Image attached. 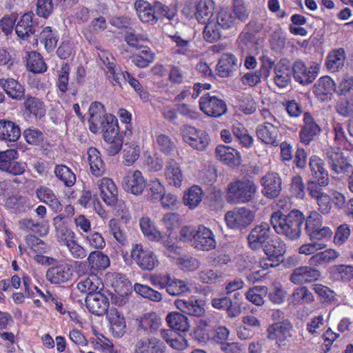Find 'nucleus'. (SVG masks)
Returning a JSON list of instances; mask_svg holds the SVG:
<instances>
[{
	"label": "nucleus",
	"instance_id": "40",
	"mask_svg": "<svg viewBox=\"0 0 353 353\" xmlns=\"http://www.w3.org/2000/svg\"><path fill=\"white\" fill-rule=\"evenodd\" d=\"M214 3L213 0H200L196 6L195 17L201 23L208 22L213 14Z\"/></svg>",
	"mask_w": 353,
	"mask_h": 353
},
{
	"label": "nucleus",
	"instance_id": "10",
	"mask_svg": "<svg viewBox=\"0 0 353 353\" xmlns=\"http://www.w3.org/2000/svg\"><path fill=\"white\" fill-rule=\"evenodd\" d=\"M327 164L335 174H345L351 167L343 152L339 148H330L326 152Z\"/></svg>",
	"mask_w": 353,
	"mask_h": 353
},
{
	"label": "nucleus",
	"instance_id": "33",
	"mask_svg": "<svg viewBox=\"0 0 353 353\" xmlns=\"http://www.w3.org/2000/svg\"><path fill=\"white\" fill-rule=\"evenodd\" d=\"M64 218L61 214L57 215L53 219V224L57 232V240L60 244L67 245V243L75 239L76 235L73 231L68 229L61 223Z\"/></svg>",
	"mask_w": 353,
	"mask_h": 353
},
{
	"label": "nucleus",
	"instance_id": "56",
	"mask_svg": "<svg viewBox=\"0 0 353 353\" xmlns=\"http://www.w3.org/2000/svg\"><path fill=\"white\" fill-rule=\"evenodd\" d=\"M107 63L103 61L105 65L107 68L108 72L110 74V75L108 76L109 79H112V83L114 85H118L120 88L123 89V83L122 81H123V75L124 72H122L120 69H118L116 68V64L114 61H110L108 58Z\"/></svg>",
	"mask_w": 353,
	"mask_h": 353
},
{
	"label": "nucleus",
	"instance_id": "27",
	"mask_svg": "<svg viewBox=\"0 0 353 353\" xmlns=\"http://www.w3.org/2000/svg\"><path fill=\"white\" fill-rule=\"evenodd\" d=\"M137 321L138 331L146 332L148 334H154L161 325V319L155 312L146 313L137 319Z\"/></svg>",
	"mask_w": 353,
	"mask_h": 353
},
{
	"label": "nucleus",
	"instance_id": "4",
	"mask_svg": "<svg viewBox=\"0 0 353 353\" xmlns=\"http://www.w3.org/2000/svg\"><path fill=\"white\" fill-rule=\"evenodd\" d=\"M256 192V186L252 181L237 180L228 184L226 200L231 204L245 203L252 199Z\"/></svg>",
	"mask_w": 353,
	"mask_h": 353
},
{
	"label": "nucleus",
	"instance_id": "37",
	"mask_svg": "<svg viewBox=\"0 0 353 353\" xmlns=\"http://www.w3.org/2000/svg\"><path fill=\"white\" fill-rule=\"evenodd\" d=\"M88 159L92 173L95 176H101L105 172V165L101 159L99 151L93 147L87 152Z\"/></svg>",
	"mask_w": 353,
	"mask_h": 353
},
{
	"label": "nucleus",
	"instance_id": "42",
	"mask_svg": "<svg viewBox=\"0 0 353 353\" xmlns=\"http://www.w3.org/2000/svg\"><path fill=\"white\" fill-rule=\"evenodd\" d=\"M139 225L144 236L150 241L157 242L162 239L161 233L157 230L149 218L142 217L139 221Z\"/></svg>",
	"mask_w": 353,
	"mask_h": 353
},
{
	"label": "nucleus",
	"instance_id": "53",
	"mask_svg": "<svg viewBox=\"0 0 353 353\" xmlns=\"http://www.w3.org/2000/svg\"><path fill=\"white\" fill-rule=\"evenodd\" d=\"M236 22V18L232 12L225 8L219 10L216 17V23L221 29L228 30L233 27Z\"/></svg>",
	"mask_w": 353,
	"mask_h": 353
},
{
	"label": "nucleus",
	"instance_id": "63",
	"mask_svg": "<svg viewBox=\"0 0 353 353\" xmlns=\"http://www.w3.org/2000/svg\"><path fill=\"white\" fill-rule=\"evenodd\" d=\"M210 321L207 319H200L196 324L194 330L195 338L201 342H204L209 339L208 327H210Z\"/></svg>",
	"mask_w": 353,
	"mask_h": 353
},
{
	"label": "nucleus",
	"instance_id": "23",
	"mask_svg": "<svg viewBox=\"0 0 353 353\" xmlns=\"http://www.w3.org/2000/svg\"><path fill=\"white\" fill-rule=\"evenodd\" d=\"M175 306L183 313L196 317H202L205 313L204 307L199 300L194 297L188 299H176Z\"/></svg>",
	"mask_w": 353,
	"mask_h": 353
},
{
	"label": "nucleus",
	"instance_id": "47",
	"mask_svg": "<svg viewBox=\"0 0 353 353\" xmlns=\"http://www.w3.org/2000/svg\"><path fill=\"white\" fill-rule=\"evenodd\" d=\"M248 242L252 250H257L264 247L265 229L262 225L252 230L248 236Z\"/></svg>",
	"mask_w": 353,
	"mask_h": 353
},
{
	"label": "nucleus",
	"instance_id": "50",
	"mask_svg": "<svg viewBox=\"0 0 353 353\" xmlns=\"http://www.w3.org/2000/svg\"><path fill=\"white\" fill-rule=\"evenodd\" d=\"M147 199L152 203L159 201L165 192V188L158 179L151 180L146 186Z\"/></svg>",
	"mask_w": 353,
	"mask_h": 353
},
{
	"label": "nucleus",
	"instance_id": "15",
	"mask_svg": "<svg viewBox=\"0 0 353 353\" xmlns=\"http://www.w3.org/2000/svg\"><path fill=\"white\" fill-rule=\"evenodd\" d=\"M85 301L88 310L96 316H103L109 312V299L101 292L87 295Z\"/></svg>",
	"mask_w": 353,
	"mask_h": 353
},
{
	"label": "nucleus",
	"instance_id": "38",
	"mask_svg": "<svg viewBox=\"0 0 353 353\" xmlns=\"http://www.w3.org/2000/svg\"><path fill=\"white\" fill-rule=\"evenodd\" d=\"M88 266L93 270H103L110 265L108 255L99 250L91 252L87 258Z\"/></svg>",
	"mask_w": 353,
	"mask_h": 353
},
{
	"label": "nucleus",
	"instance_id": "34",
	"mask_svg": "<svg viewBox=\"0 0 353 353\" xmlns=\"http://www.w3.org/2000/svg\"><path fill=\"white\" fill-rule=\"evenodd\" d=\"M102 287L103 283L96 274H91L77 284L78 290L82 293H86L88 295L101 293Z\"/></svg>",
	"mask_w": 353,
	"mask_h": 353
},
{
	"label": "nucleus",
	"instance_id": "22",
	"mask_svg": "<svg viewBox=\"0 0 353 353\" xmlns=\"http://www.w3.org/2000/svg\"><path fill=\"white\" fill-rule=\"evenodd\" d=\"M217 159L230 167H236L241 164L240 153L235 149L224 145H219L215 149Z\"/></svg>",
	"mask_w": 353,
	"mask_h": 353
},
{
	"label": "nucleus",
	"instance_id": "61",
	"mask_svg": "<svg viewBox=\"0 0 353 353\" xmlns=\"http://www.w3.org/2000/svg\"><path fill=\"white\" fill-rule=\"evenodd\" d=\"M123 82H128L134 90L139 94V97L144 100L148 99V94L145 92L139 81L135 79L130 72L125 71L123 75Z\"/></svg>",
	"mask_w": 353,
	"mask_h": 353
},
{
	"label": "nucleus",
	"instance_id": "59",
	"mask_svg": "<svg viewBox=\"0 0 353 353\" xmlns=\"http://www.w3.org/2000/svg\"><path fill=\"white\" fill-rule=\"evenodd\" d=\"M268 297L271 302L281 304L285 298V291L279 282H274L269 288Z\"/></svg>",
	"mask_w": 353,
	"mask_h": 353
},
{
	"label": "nucleus",
	"instance_id": "39",
	"mask_svg": "<svg viewBox=\"0 0 353 353\" xmlns=\"http://www.w3.org/2000/svg\"><path fill=\"white\" fill-rule=\"evenodd\" d=\"M165 174L166 179L170 185L179 187L183 181V174L179 164L173 159H170L165 167Z\"/></svg>",
	"mask_w": 353,
	"mask_h": 353
},
{
	"label": "nucleus",
	"instance_id": "55",
	"mask_svg": "<svg viewBox=\"0 0 353 353\" xmlns=\"http://www.w3.org/2000/svg\"><path fill=\"white\" fill-rule=\"evenodd\" d=\"M203 34L205 41L214 43L221 38V28L216 22H210L205 26Z\"/></svg>",
	"mask_w": 353,
	"mask_h": 353
},
{
	"label": "nucleus",
	"instance_id": "32",
	"mask_svg": "<svg viewBox=\"0 0 353 353\" xmlns=\"http://www.w3.org/2000/svg\"><path fill=\"white\" fill-rule=\"evenodd\" d=\"M20 136L21 129L18 125L10 121H0V139L14 142Z\"/></svg>",
	"mask_w": 353,
	"mask_h": 353
},
{
	"label": "nucleus",
	"instance_id": "5",
	"mask_svg": "<svg viewBox=\"0 0 353 353\" xmlns=\"http://www.w3.org/2000/svg\"><path fill=\"white\" fill-rule=\"evenodd\" d=\"M181 134L185 143L199 151H204L210 142L209 134L206 131L194 126L183 125L181 128Z\"/></svg>",
	"mask_w": 353,
	"mask_h": 353
},
{
	"label": "nucleus",
	"instance_id": "2",
	"mask_svg": "<svg viewBox=\"0 0 353 353\" xmlns=\"http://www.w3.org/2000/svg\"><path fill=\"white\" fill-rule=\"evenodd\" d=\"M304 221L303 214L296 209L291 210L288 214L278 210L273 212L270 217V224L276 233L283 234L290 240L300 238Z\"/></svg>",
	"mask_w": 353,
	"mask_h": 353
},
{
	"label": "nucleus",
	"instance_id": "19",
	"mask_svg": "<svg viewBox=\"0 0 353 353\" xmlns=\"http://www.w3.org/2000/svg\"><path fill=\"white\" fill-rule=\"evenodd\" d=\"M324 161L317 155H312L309 159V168L312 177L317 180L321 186L329 183L328 172L324 168Z\"/></svg>",
	"mask_w": 353,
	"mask_h": 353
},
{
	"label": "nucleus",
	"instance_id": "60",
	"mask_svg": "<svg viewBox=\"0 0 353 353\" xmlns=\"http://www.w3.org/2000/svg\"><path fill=\"white\" fill-rule=\"evenodd\" d=\"M334 274L343 282H347L353 279V265H338L334 266Z\"/></svg>",
	"mask_w": 353,
	"mask_h": 353
},
{
	"label": "nucleus",
	"instance_id": "36",
	"mask_svg": "<svg viewBox=\"0 0 353 353\" xmlns=\"http://www.w3.org/2000/svg\"><path fill=\"white\" fill-rule=\"evenodd\" d=\"M345 52L343 48H339L331 51L326 59V67L331 72H337L344 65Z\"/></svg>",
	"mask_w": 353,
	"mask_h": 353
},
{
	"label": "nucleus",
	"instance_id": "9",
	"mask_svg": "<svg viewBox=\"0 0 353 353\" xmlns=\"http://www.w3.org/2000/svg\"><path fill=\"white\" fill-rule=\"evenodd\" d=\"M19 154L17 150L10 149L0 152V170L8 172L14 175L23 173L24 166L16 161Z\"/></svg>",
	"mask_w": 353,
	"mask_h": 353
},
{
	"label": "nucleus",
	"instance_id": "8",
	"mask_svg": "<svg viewBox=\"0 0 353 353\" xmlns=\"http://www.w3.org/2000/svg\"><path fill=\"white\" fill-rule=\"evenodd\" d=\"M131 257L143 270H152L159 264V261L154 253L150 250L143 249L141 244L133 246Z\"/></svg>",
	"mask_w": 353,
	"mask_h": 353
},
{
	"label": "nucleus",
	"instance_id": "57",
	"mask_svg": "<svg viewBox=\"0 0 353 353\" xmlns=\"http://www.w3.org/2000/svg\"><path fill=\"white\" fill-rule=\"evenodd\" d=\"M305 230L307 234L312 231L318 230L322 226V216L316 211H312L310 214L305 218Z\"/></svg>",
	"mask_w": 353,
	"mask_h": 353
},
{
	"label": "nucleus",
	"instance_id": "58",
	"mask_svg": "<svg viewBox=\"0 0 353 353\" xmlns=\"http://www.w3.org/2000/svg\"><path fill=\"white\" fill-rule=\"evenodd\" d=\"M134 290L143 297L151 301H161L162 300V294L160 292L147 285L136 283L134 285Z\"/></svg>",
	"mask_w": 353,
	"mask_h": 353
},
{
	"label": "nucleus",
	"instance_id": "17",
	"mask_svg": "<svg viewBox=\"0 0 353 353\" xmlns=\"http://www.w3.org/2000/svg\"><path fill=\"white\" fill-rule=\"evenodd\" d=\"M320 276V272L310 266H299L294 269L290 276V281L296 285L309 283L316 281Z\"/></svg>",
	"mask_w": 353,
	"mask_h": 353
},
{
	"label": "nucleus",
	"instance_id": "30",
	"mask_svg": "<svg viewBox=\"0 0 353 353\" xmlns=\"http://www.w3.org/2000/svg\"><path fill=\"white\" fill-rule=\"evenodd\" d=\"M237 68L236 58L231 54H223L216 65V71L220 77H228L231 76Z\"/></svg>",
	"mask_w": 353,
	"mask_h": 353
},
{
	"label": "nucleus",
	"instance_id": "11",
	"mask_svg": "<svg viewBox=\"0 0 353 353\" xmlns=\"http://www.w3.org/2000/svg\"><path fill=\"white\" fill-rule=\"evenodd\" d=\"M154 285H159L161 288H165L166 292L172 296H178L190 289L188 283L182 280L172 279L169 276H161L152 279Z\"/></svg>",
	"mask_w": 353,
	"mask_h": 353
},
{
	"label": "nucleus",
	"instance_id": "16",
	"mask_svg": "<svg viewBox=\"0 0 353 353\" xmlns=\"http://www.w3.org/2000/svg\"><path fill=\"white\" fill-rule=\"evenodd\" d=\"M73 269L71 265L61 264L50 267L46 272V279L52 284L64 283L72 279Z\"/></svg>",
	"mask_w": 353,
	"mask_h": 353
},
{
	"label": "nucleus",
	"instance_id": "48",
	"mask_svg": "<svg viewBox=\"0 0 353 353\" xmlns=\"http://www.w3.org/2000/svg\"><path fill=\"white\" fill-rule=\"evenodd\" d=\"M55 176L67 187H72L76 182V175L68 166L57 165L54 168Z\"/></svg>",
	"mask_w": 353,
	"mask_h": 353
},
{
	"label": "nucleus",
	"instance_id": "12",
	"mask_svg": "<svg viewBox=\"0 0 353 353\" xmlns=\"http://www.w3.org/2000/svg\"><path fill=\"white\" fill-rule=\"evenodd\" d=\"M318 65L307 68L301 61H296L292 64V74L296 81L305 85L312 83L317 76Z\"/></svg>",
	"mask_w": 353,
	"mask_h": 353
},
{
	"label": "nucleus",
	"instance_id": "26",
	"mask_svg": "<svg viewBox=\"0 0 353 353\" xmlns=\"http://www.w3.org/2000/svg\"><path fill=\"white\" fill-rule=\"evenodd\" d=\"M292 329V325L288 321L276 322L269 326L268 336L270 339L281 343L291 336Z\"/></svg>",
	"mask_w": 353,
	"mask_h": 353
},
{
	"label": "nucleus",
	"instance_id": "54",
	"mask_svg": "<svg viewBox=\"0 0 353 353\" xmlns=\"http://www.w3.org/2000/svg\"><path fill=\"white\" fill-rule=\"evenodd\" d=\"M27 67L34 73H42L47 70V66L40 54L32 52L28 55Z\"/></svg>",
	"mask_w": 353,
	"mask_h": 353
},
{
	"label": "nucleus",
	"instance_id": "14",
	"mask_svg": "<svg viewBox=\"0 0 353 353\" xmlns=\"http://www.w3.org/2000/svg\"><path fill=\"white\" fill-rule=\"evenodd\" d=\"M239 49L241 52V57L245 58L244 65L247 69H254L257 64L254 57L258 54V48L254 40L245 36L239 39Z\"/></svg>",
	"mask_w": 353,
	"mask_h": 353
},
{
	"label": "nucleus",
	"instance_id": "1",
	"mask_svg": "<svg viewBox=\"0 0 353 353\" xmlns=\"http://www.w3.org/2000/svg\"><path fill=\"white\" fill-rule=\"evenodd\" d=\"M90 130L97 134L103 132L104 141L108 143L106 150L110 156L119 152L123 140L119 134L117 120L114 116L105 112L104 106L99 102L92 103L90 108Z\"/></svg>",
	"mask_w": 353,
	"mask_h": 353
},
{
	"label": "nucleus",
	"instance_id": "7",
	"mask_svg": "<svg viewBox=\"0 0 353 353\" xmlns=\"http://www.w3.org/2000/svg\"><path fill=\"white\" fill-rule=\"evenodd\" d=\"M200 110L206 115L212 117H219L227 112V105L225 101L215 96L206 94L199 99Z\"/></svg>",
	"mask_w": 353,
	"mask_h": 353
},
{
	"label": "nucleus",
	"instance_id": "46",
	"mask_svg": "<svg viewBox=\"0 0 353 353\" xmlns=\"http://www.w3.org/2000/svg\"><path fill=\"white\" fill-rule=\"evenodd\" d=\"M314 301L312 293L307 287L302 286L296 288L292 293L290 301L294 305L311 303Z\"/></svg>",
	"mask_w": 353,
	"mask_h": 353
},
{
	"label": "nucleus",
	"instance_id": "25",
	"mask_svg": "<svg viewBox=\"0 0 353 353\" xmlns=\"http://www.w3.org/2000/svg\"><path fill=\"white\" fill-rule=\"evenodd\" d=\"M212 305L216 309L225 310L228 316L235 318L241 312V305L237 301L233 302L228 296L214 298L212 299Z\"/></svg>",
	"mask_w": 353,
	"mask_h": 353
},
{
	"label": "nucleus",
	"instance_id": "64",
	"mask_svg": "<svg viewBox=\"0 0 353 353\" xmlns=\"http://www.w3.org/2000/svg\"><path fill=\"white\" fill-rule=\"evenodd\" d=\"M336 111L343 117H348L353 113V97L349 99L342 97L339 101L336 106Z\"/></svg>",
	"mask_w": 353,
	"mask_h": 353
},
{
	"label": "nucleus",
	"instance_id": "3",
	"mask_svg": "<svg viewBox=\"0 0 353 353\" xmlns=\"http://www.w3.org/2000/svg\"><path fill=\"white\" fill-rule=\"evenodd\" d=\"M285 244L279 239L266 238V269L276 268L283 263L284 267L291 268L300 263L299 256L293 255L284 259Z\"/></svg>",
	"mask_w": 353,
	"mask_h": 353
},
{
	"label": "nucleus",
	"instance_id": "28",
	"mask_svg": "<svg viewBox=\"0 0 353 353\" xmlns=\"http://www.w3.org/2000/svg\"><path fill=\"white\" fill-rule=\"evenodd\" d=\"M134 8L139 19L143 23L150 24L157 23V17L154 4L143 0H137L134 3Z\"/></svg>",
	"mask_w": 353,
	"mask_h": 353
},
{
	"label": "nucleus",
	"instance_id": "21",
	"mask_svg": "<svg viewBox=\"0 0 353 353\" xmlns=\"http://www.w3.org/2000/svg\"><path fill=\"white\" fill-rule=\"evenodd\" d=\"M99 188L103 201L108 205H115L118 201V192L113 181L109 178H103L100 180Z\"/></svg>",
	"mask_w": 353,
	"mask_h": 353
},
{
	"label": "nucleus",
	"instance_id": "44",
	"mask_svg": "<svg viewBox=\"0 0 353 353\" xmlns=\"http://www.w3.org/2000/svg\"><path fill=\"white\" fill-rule=\"evenodd\" d=\"M335 83L328 76L320 78L314 85V93L317 97H324L332 94L334 90Z\"/></svg>",
	"mask_w": 353,
	"mask_h": 353
},
{
	"label": "nucleus",
	"instance_id": "35",
	"mask_svg": "<svg viewBox=\"0 0 353 353\" xmlns=\"http://www.w3.org/2000/svg\"><path fill=\"white\" fill-rule=\"evenodd\" d=\"M166 321L169 327L174 331L186 332L189 330L190 324L188 319L179 312H171L166 316Z\"/></svg>",
	"mask_w": 353,
	"mask_h": 353
},
{
	"label": "nucleus",
	"instance_id": "24",
	"mask_svg": "<svg viewBox=\"0 0 353 353\" xmlns=\"http://www.w3.org/2000/svg\"><path fill=\"white\" fill-rule=\"evenodd\" d=\"M123 189L134 195L142 193L145 187V179L139 170H135L131 176H125L122 181Z\"/></svg>",
	"mask_w": 353,
	"mask_h": 353
},
{
	"label": "nucleus",
	"instance_id": "41",
	"mask_svg": "<svg viewBox=\"0 0 353 353\" xmlns=\"http://www.w3.org/2000/svg\"><path fill=\"white\" fill-rule=\"evenodd\" d=\"M281 190V179L276 172L266 174V197L274 198L279 195Z\"/></svg>",
	"mask_w": 353,
	"mask_h": 353
},
{
	"label": "nucleus",
	"instance_id": "13",
	"mask_svg": "<svg viewBox=\"0 0 353 353\" xmlns=\"http://www.w3.org/2000/svg\"><path fill=\"white\" fill-rule=\"evenodd\" d=\"M216 246L215 235L213 232L203 225H199L197 227V232L195 241L193 243V247L201 251H210Z\"/></svg>",
	"mask_w": 353,
	"mask_h": 353
},
{
	"label": "nucleus",
	"instance_id": "31",
	"mask_svg": "<svg viewBox=\"0 0 353 353\" xmlns=\"http://www.w3.org/2000/svg\"><path fill=\"white\" fill-rule=\"evenodd\" d=\"M111 325L112 333L117 336H121L125 332V321L123 316L114 307H111L106 314Z\"/></svg>",
	"mask_w": 353,
	"mask_h": 353
},
{
	"label": "nucleus",
	"instance_id": "43",
	"mask_svg": "<svg viewBox=\"0 0 353 353\" xmlns=\"http://www.w3.org/2000/svg\"><path fill=\"white\" fill-rule=\"evenodd\" d=\"M154 9L157 17V21L159 19L164 17L171 21L176 16L177 9L175 6L172 4L167 5L161 1H155L153 3Z\"/></svg>",
	"mask_w": 353,
	"mask_h": 353
},
{
	"label": "nucleus",
	"instance_id": "62",
	"mask_svg": "<svg viewBox=\"0 0 353 353\" xmlns=\"http://www.w3.org/2000/svg\"><path fill=\"white\" fill-rule=\"evenodd\" d=\"M109 227L114 239L121 245H125L127 242V236L121 230L119 221L115 219H111L109 222Z\"/></svg>",
	"mask_w": 353,
	"mask_h": 353
},
{
	"label": "nucleus",
	"instance_id": "29",
	"mask_svg": "<svg viewBox=\"0 0 353 353\" xmlns=\"http://www.w3.org/2000/svg\"><path fill=\"white\" fill-rule=\"evenodd\" d=\"M0 85L12 99L22 100L25 98V89L18 81L12 78L1 79Z\"/></svg>",
	"mask_w": 353,
	"mask_h": 353
},
{
	"label": "nucleus",
	"instance_id": "51",
	"mask_svg": "<svg viewBox=\"0 0 353 353\" xmlns=\"http://www.w3.org/2000/svg\"><path fill=\"white\" fill-rule=\"evenodd\" d=\"M15 32L17 35L22 39L28 37L30 33H34L32 26L31 14L26 13L21 17L20 21L16 25Z\"/></svg>",
	"mask_w": 353,
	"mask_h": 353
},
{
	"label": "nucleus",
	"instance_id": "49",
	"mask_svg": "<svg viewBox=\"0 0 353 353\" xmlns=\"http://www.w3.org/2000/svg\"><path fill=\"white\" fill-rule=\"evenodd\" d=\"M56 31H53L49 26L43 28L40 33L39 39L41 43L45 46L48 52L52 51L57 46L58 37Z\"/></svg>",
	"mask_w": 353,
	"mask_h": 353
},
{
	"label": "nucleus",
	"instance_id": "45",
	"mask_svg": "<svg viewBox=\"0 0 353 353\" xmlns=\"http://www.w3.org/2000/svg\"><path fill=\"white\" fill-rule=\"evenodd\" d=\"M24 99V106L30 114L37 117H42L45 115L44 104L40 99L30 95L25 96Z\"/></svg>",
	"mask_w": 353,
	"mask_h": 353
},
{
	"label": "nucleus",
	"instance_id": "20",
	"mask_svg": "<svg viewBox=\"0 0 353 353\" xmlns=\"http://www.w3.org/2000/svg\"><path fill=\"white\" fill-rule=\"evenodd\" d=\"M275 83L280 88L286 87L291 81L292 65L287 59H282L275 66Z\"/></svg>",
	"mask_w": 353,
	"mask_h": 353
},
{
	"label": "nucleus",
	"instance_id": "52",
	"mask_svg": "<svg viewBox=\"0 0 353 353\" xmlns=\"http://www.w3.org/2000/svg\"><path fill=\"white\" fill-rule=\"evenodd\" d=\"M203 191L198 185L192 186L183 196L184 203L190 209L195 208L201 201Z\"/></svg>",
	"mask_w": 353,
	"mask_h": 353
},
{
	"label": "nucleus",
	"instance_id": "18",
	"mask_svg": "<svg viewBox=\"0 0 353 353\" xmlns=\"http://www.w3.org/2000/svg\"><path fill=\"white\" fill-rule=\"evenodd\" d=\"M303 121L299 137L300 141L307 145L320 133L321 128L309 112L304 114Z\"/></svg>",
	"mask_w": 353,
	"mask_h": 353
},
{
	"label": "nucleus",
	"instance_id": "6",
	"mask_svg": "<svg viewBox=\"0 0 353 353\" xmlns=\"http://www.w3.org/2000/svg\"><path fill=\"white\" fill-rule=\"evenodd\" d=\"M254 218V212L245 207L234 208L225 214L226 223L232 229H244L251 224Z\"/></svg>",
	"mask_w": 353,
	"mask_h": 353
}]
</instances>
